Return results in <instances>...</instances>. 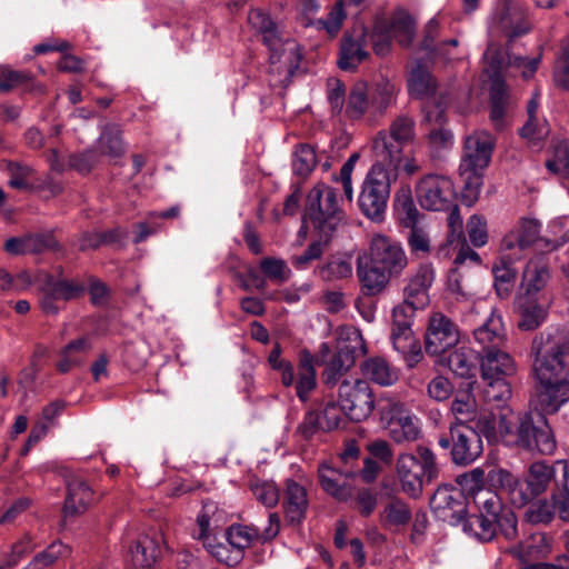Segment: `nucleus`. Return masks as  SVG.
<instances>
[{
	"instance_id": "f257e3e1",
	"label": "nucleus",
	"mask_w": 569,
	"mask_h": 569,
	"mask_svg": "<svg viewBox=\"0 0 569 569\" xmlns=\"http://www.w3.org/2000/svg\"><path fill=\"white\" fill-rule=\"evenodd\" d=\"M407 266L408 257L399 242L385 234L372 236L369 253L357 258L356 271L361 292L367 297L380 295Z\"/></svg>"
},
{
	"instance_id": "f03ea898",
	"label": "nucleus",
	"mask_w": 569,
	"mask_h": 569,
	"mask_svg": "<svg viewBox=\"0 0 569 569\" xmlns=\"http://www.w3.org/2000/svg\"><path fill=\"white\" fill-rule=\"evenodd\" d=\"M375 156L376 161L362 182L358 203L367 218L381 222L390 198L391 183L398 177L400 151L380 138L375 143Z\"/></svg>"
},
{
	"instance_id": "7ed1b4c3",
	"label": "nucleus",
	"mask_w": 569,
	"mask_h": 569,
	"mask_svg": "<svg viewBox=\"0 0 569 569\" xmlns=\"http://www.w3.org/2000/svg\"><path fill=\"white\" fill-rule=\"evenodd\" d=\"M495 138L487 131H475L465 139L459 177L463 184L462 200L467 206H472L479 198L483 171L490 163Z\"/></svg>"
},
{
	"instance_id": "20e7f679",
	"label": "nucleus",
	"mask_w": 569,
	"mask_h": 569,
	"mask_svg": "<svg viewBox=\"0 0 569 569\" xmlns=\"http://www.w3.org/2000/svg\"><path fill=\"white\" fill-rule=\"evenodd\" d=\"M538 382L565 380L569 375V335L565 330L536 337L531 345Z\"/></svg>"
},
{
	"instance_id": "39448f33",
	"label": "nucleus",
	"mask_w": 569,
	"mask_h": 569,
	"mask_svg": "<svg viewBox=\"0 0 569 569\" xmlns=\"http://www.w3.org/2000/svg\"><path fill=\"white\" fill-rule=\"evenodd\" d=\"M489 435L495 431V421L488 417H480L476 425H450L448 432L438 438V445L449 450L450 460L453 465L467 467L473 463L483 451V443L480 433Z\"/></svg>"
},
{
	"instance_id": "423d86ee",
	"label": "nucleus",
	"mask_w": 569,
	"mask_h": 569,
	"mask_svg": "<svg viewBox=\"0 0 569 569\" xmlns=\"http://www.w3.org/2000/svg\"><path fill=\"white\" fill-rule=\"evenodd\" d=\"M396 473L401 490L410 498L421 497L425 486L438 478L439 467L428 447H417V455L401 453L397 458Z\"/></svg>"
},
{
	"instance_id": "0eeeda50",
	"label": "nucleus",
	"mask_w": 569,
	"mask_h": 569,
	"mask_svg": "<svg viewBox=\"0 0 569 569\" xmlns=\"http://www.w3.org/2000/svg\"><path fill=\"white\" fill-rule=\"evenodd\" d=\"M307 216L325 241H331L343 216L337 190L325 183L316 184L308 193Z\"/></svg>"
},
{
	"instance_id": "6e6552de",
	"label": "nucleus",
	"mask_w": 569,
	"mask_h": 569,
	"mask_svg": "<svg viewBox=\"0 0 569 569\" xmlns=\"http://www.w3.org/2000/svg\"><path fill=\"white\" fill-rule=\"evenodd\" d=\"M515 442L527 451L540 455H552L557 448L553 431L540 412H528L520 417Z\"/></svg>"
},
{
	"instance_id": "1a4fd4ad",
	"label": "nucleus",
	"mask_w": 569,
	"mask_h": 569,
	"mask_svg": "<svg viewBox=\"0 0 569 569\" xmlns=\"http://www.w3.org/2000/svg\"><path fill=\"white\" fill-rule=\"evenodd\" d=\"M248 21L261 37L262 43L270 51L269 61L274 64L284 56H295L298 44L283 28L261 9H253L248 14Z\"/></svg>"
},
{
	"instance_id": "9d476101",
	"label": "nucleus",
	"mask_w": 569,
	"mask_h": 569,
	"mask_svg": "<svg viewBox=\"0 0 569 569\" xmlns=\"http://www.w3.org/2000/svg\"><path fill=\"white\" fill-rule=\"evenodd\" d=\"M516 363L509 353L497 348H486L481 351L480 372L481 378L488 383L487 393L490 395L497 388V393H492L496 400H503L510 396V386L506 378L516 373Z\"/></svg>"
},
{
	"instance_id": "9b49d317",
	"label": "nucleus",
	"mask_w": 569,
	"mask_h": 569,
	"mask_svg": "<svg viewBox=\"0 0 569 569\" xmlns=\"http://www.w3.org/2000/svg\"><path fill=\"white\" fill-rule=\"evenodd\" d=\"M569 476V463L566 460H557L549 465L545 461L532 462L522 482V492L526 497L525 506L536 497L542 495L555 483V489Z\"/></svg>"
},
{
	"instance_id": "f8f14e48",
	"label": "nucleus",
	"mask_w": 569,
	"mask_h": 569,
	"mask_svg": "<svg viewBox=\"0 0 569 569\" xmlns=\"http://www.w3.org/2000/svg\"><path fill=\"white\" fill-rule=\"evenodd\" d=\"M339 403L345 416L356 422L367 420L375 409V396L368 381L356 379L353 382L345 380L338 389Z\"/></svg>"
},
{
	"instance_id": "ddd939ff",
	"label": "nucleus",
	"mask_w": 569,
	"mask_h": 569,
	"mask_svg": "<svg viewBox=\"0 0 569 569\" xmlns=\"http://www.w3.org/2000/svg\"><path fill=\"white\" fill-rule=\"evenodd\" d=\"M430 508L436 518L457 526L465 520L468 513V499L462 488L441 485L430 498Z\"/></svg>"
},
{
	"instance_id": "4468645a",
	"label": "nucleus",
	"mask_w": 569,
	"mask_h": 569,
	"mask_svg": "<svg viewBox=\"0 0 569 569\" xmlns=\"http://www.w3.org/2000/svg\"><path fill=\"white\" fill-rule=\"evenodd\" d=\"M227 521V512L211 500L203 502L202 509L197 516L198 530L193 532V537L201 540L203 547L219 560H222V551L226 550V547L221 543H213V541Z\"/></svg>"
},
{
	"instance_id": "2eb2a0df",
	"label": "nucleus",
	"mask_w": 569,
	"mask_h": 569,
	"mask_svg": "<svg viewBox=\"0 0 569 569\" xmlns=\"http://www.w3.org/2000/svg\"><path fill=\"white\" fill-rule=\"evenodd\" d=\"M416 194L421 207L432 211H446L456 200L452 181L440 174L425 176L416 187Z\"/></svg>"
},
{
	"instance_id": "dca6fc26",
	"label": "nucleus",
	"mask_w": 569,
	"mask_h": 569,
	"mask_svg": "<svg viewBox=\"0 0 569 569\" xmlns=\"http://www.w3.org/2000/svg\"><path fill=\"white\" fill-rule=\"evenodd\" d=\"M366 353V347L360 332H353L346 341L339 342L322 372L323 382L333 387L356 363V359Z\"/></svg>"
},
{
	"instance_id": "f3484780",
	"label": "nucleus",
	"mask_w": 569,
	"mask_h": 569,
	"mask_svg": "<svg viewBox=\"0 0 569 569\" xmlns=\"http://www.w3.org/2000/svg\"><path fill=\"white\" fill-rule=\"evenodd\" d=\"M460 340L458 326L446 315L433 312L428 320L425 349L430 356H440L456 347Z\"/></svg>"
},
{
	"instance_id": "a211bd4d",
	"label": "nucleus",
	"mask_w": 569,
	"mask_h": 569,
	"mask_svg": "<svg viewBox=\"0 0 569 569\" xmlns=\"http://www.w3.org/2000/svg\"><path fill=\"white\" fill-rule=\"evenodd\" d=\"M478 512L502 525V535L512 540L517 537V517L496 491L480 490L473 496Z\"/></svg>"
},
{
	"instance_id": "6ab92c4d",
	"label": "nucleus",
	"mask_w": 569,
	"mask_h": 569,
	"mask_svg": "<svg viewBox=\"0 0 569 569\" xmlns=\"http://www.w3.org/2000/svg\"><path fill=\"white\" fill-rule=\"evenodd\" d=\"M540 223L535 219H525L520 224L506 234L501 241V246L506 250L515 248L526 249L535 246L541 251H552L562 246L566 241L551 240L539 236Z\"/></svg>"
},
{
	"instance_id": "aec40b11",
	"label": "nucleus",
	"mask_w": 569,
	"mask_h": 569,
	"mask_svg": "<svg viewBox=\"0 0 569 569\" xmlns=\"http://www.w3.org/2000/svg\"><path fill=\"white\" fill-rule=\"evenodd\" d=\"M368 30L362 23L355 24L340 40L338 66L343 71H355L368 59Z\"/></svg>"
},
{
	"instance_id": "412c9836",
	"label": "nucleus",
	"mask_w": 569,
	"mask_h": 569,
	"mask_svg": "<svg viewBox=\"0 0 569 569\" xmlns=\"http://www.w3.org/2000/svg\"><path fill=\"white\" fill-rule=\"evenodd\" d=\"M357 473L352 468L339 469L327 463H321L318 468L321 488L339 501H347L352 497V487L349 479L355 478Z\"/></svg>"
},
{
	"instance_id": "4be33fe9",
	"label": "nucleus",
	"mask_w": 569,
	"mask_h": 569,
	"mask_svg": "<svg viewBox=\"0 0 569 569\" xmlns=\"http://www.w3.org/2000/svg\"><path fill=\"white\" fill-rule=\"evenodd\" d=\"M499 23L501 30L508 37V48L518 37L528 33L531 29L528 21V9L520 0H505Z\"/></svg>"
},
{
	"instance_id": "5701e85b",
	"label": "nucleus",
	"mask_w": 569,
	"mask_h": 569,
	"mask_svg": "<svg viewBox=\"0 0 569 569\" xmlns=\"http://www.w3.org/2000/svg\"><path fill=\"white\" fill-rule=\"evenodd\" d=\"M569 401V380H549L536 386V408L538 412L553 415Z\"/></svg>"
},
{
	"instance_id": "b1692460",
	"label": "nucleus",
	"mask_w": 569,
	"mask_h": 569,
	"mask_svg": "<svg viewBox=\"0 0 569 569\" xmlns=\"http://www.w3.org/2000/svg\"><path fill=\"white\" fill-rule=\"evenodd\" d=\"M435 280V271L431 264H421L413 274L408 278L403 288V301L410 306L422 309L429 303V289Z\"/></svg>"
},
{
	"instance_id": "393cba45",
	"label": "nucleus",
	"mask_w": 569,
	"mask_h": 569,
	"mask_svg": "<svg viewBox=\"0 0 569 569\" xmlns=\"http://www.w3.org/2000/svg\"><path fill=\"white\" fill-rule=\"evenodd\" d=\"M550 278V269L546 259L543 257L531 258L523 269L520 283L522 293L518 297L538 300V293L546 289Z\"/></svg>"
},
{
	"instance_id": "a878e982",
	"label": "nucleus",
	"mask_w": 569,
	"mask_h": 569,
	"mask_svg": "<svg viewBox=\"0 0 569 569\" xmlns=\"http://www.w3.org/2000/svg\"><path fill=\"white\" fill-rule=\"evenodd\" d=\"M390 339L393 349L403 356L409 368L416 367L423 358L421 346L415 337L412 326H391Z\"/></svg>"
},
{
	"instance_id": "bb28decb",
	"label": "nucleus",
	"mask_w": 569,
	"mask_h": 569,
	"mask_svg": "<svg viewBox=\"0 0 569 569\" xmlns=\"http://www.w3.org/2000/svg\"><path fill=\"white\" fill-rule=\"evenodd\" d=\"M282 508L286 520L291 525L300 523L308 508L307 490L292 479L286 481Z\"/></svg>"
},
{
	"instance_id": "cd10ccee",
	"label": "nucleus",
	"mask_w": 569,
	"mask_h": 569,
	"mask_svg": "<svg viewBox=\"0 0 569 569\" xmlns=\"http://www.w3.org/2000/svg\"><path fill=\"white\" fill-rule=\"evenodd\" d=\"M487 483L489 487L505 492L511 503L518 508L525 506L522 492V482L512 475L509 470L503 468H492L487 473Z\"/></svg>"
},
{
	"instance_id": "c85d7f7f",
	"label": "nucleus",
	"mask_w": 569,
	"mask_h": 569,
	"mask_svg": "<svg viewBox=\"0 0 569 569\" xmlns=\"http://www.w3.org/2000/svg\"><path fill=\"white\" fill-rule=\"evenodd\" d=\"M67 490L63 505L64 518L82 515L93 502L92 489L81 479L69 481Z\"/></svg>"
},
{
	"instance_id": "c756f323",
	"label": "nucleus",
	"mask_w": 569,
	"mask_h": 569,
	"mask_svg": "<svg viewBox=\"0 0 569 569\" xmlns=\"http://www.w3.org/2000/svg\"><path fill=\"white\" fill-rule=\"evenodd\" d=\"M473 337L482 346V350L501 347L506 340V330L501 316L496 310H491L482 322L473 329Z\"/></svg>"
},
{
	"instance_id": "7c9ffc66",
	"label": "nucleus",
	"mask_w": 569,
	"mask_h": 569,
	"mask_svg": "<svg viewBox=\"0 0 569 569\" xmlns=\"http://www.w3.org/2000/svg\"><path fill=\"white\" fill-rule=\"evenodd\" d=\"M480 353L469 347L455 348L447 357L448 369L462 379L476 378L478 365L480 366Z\"/></svg>"
},
{
	"instance_id": "2f4dec72",
	"label": "nucleus",
	"mask_w": 569,
	"mask_h": 569,
	"mask_svg": "<svg viewBox=\"0 0 569 569\" xmlns=\"http://www.w3.org/2000/svg\"><path fill=\"white\" fill-rule=\"evenodd\" d=\"M415 119L409 114L397 116L389 126V136L381 131L376 137L373 144L383 138L387 144H391L400 151V162L402 161V146L415 138ZM375 149V146L372 147Z\"/></svg>"
},
{
	"instance_id": "473e14b6",
	"label": "nucleus",
	"mask_w": 569,
	"mask_h": 569,
	"mask_svg": "<svg viewBox=\"0 0 569 569\" xmlns=\"http://www.w3.org/2000/svg\"><path fill=\"white\" fill-rule=\"evenodd\" d=\"M398 88L388 78L381 77L369 89L370 114L383 116L389 107L395 104Z\"/></svg>"
},
{
	"instance_id": "72a5a7b5",
	"label": "nucleus",
	"mask_w": 569,
	"mask_h": 569,
	"mask_svg": "<svg viewBox=\"0 0 569 569\" xmlns=\"http://www.w3.org/2000/svg\"><path fill=\"white\" fill-rule=\"evenodd\" d=\"M363 377L379 386L388 387L395 385L398 379V370L383 357H371L361 363Z\"/></svg>"
},
{
	"instance_id": "f704fd0d",
	"label": "nucleus",
	"mask_w": 569,
	"mask_h": 569,
	"mask_svg": "<svg viewBox=\"0 0 569 569\" xmlns=\"http://www.w3.org/2000/svg\"><path fill=\"white\" fill-rule=\"evenodd\" d=\"M411 516L409 505L405 500L391 497L385 503L379 520L383 528L399 530L410 522Z\"/></svg>"
},
{
	"instance_id": "c9c22d12",
	"label": "nucleus",
	"mask_w": 569,
	"mask_h": 569,
	"mask_svg": "<svg viewBox=\"0 0 569 569\" xmlns=\"http://www.w3.org/2000/svg\"><path fill=\"white\" fill-rule=\"evenodd\" d=\"M298 379L296 381V393L301 401H307L309 395L317 387V376L313 356L308 350L299 353Z\"/></svg>"
},
{
	"instance_id": "e433bc0d",
	"label": "nucleus",
	"mask_w": 569,
	"mask_h": 569,
	"mask_svg": "<svg viewBox=\"0 0 569 569\" xmlns=\"http://www.w3.org/2000/svg\"><path fill=\"white\" fill-rule=\"evenodd\" d=\"M495 289L500 298H508L515 287L517 269L515 262L508 256H501L492 267Z\"/></svg>"
},
{
	"instance_id": "4c0bfd02",
	"label": "nucleus",
	"mask_w": 569,
	"mask_h": 569,
	"mask_svg": "<svg viewBox=\"0 0 569 569\" xmlns=\"http://www.w3.org/2000/svg\"><path fill=\"white\" fill-rule=\"evenodd\" d=\"M515 306L519 315L518 327L521 330H535L546 318L547 312L537 299L517 297Z\"/></svg>"
},
{
	"instance_id": "58836bf2",
	"label": "nucleus",
	"mask_w": 569,
	"mask_h": 569,
	"mask_svg": "<svg viewBox=\"0 0 569 569\" xmlns=\"http://www.w3.org/2000/svg\"><path fill=\"white\" fill-rule=\"evenodd\" d=\"M21 87L28 91H43L42 86L36 82L32 72L14 70L8 66L0 67V92H9Z\"/></svg>"
},
{
	"instance_id": "ea45409f",
	"label": "nucleus",
	"mask_w": 569,
	"mask_h": 569,
	"mask_svg": "<svg viewBox=\"0 0 569 569\" xmlns=\"http://www.w3.org/2000/svg\"><path fill=\"white\" fill-rule=\"evenodd\" d=\"M343 114L347 119L357 121L370 113L369 89L366 82H357L349 91Z\"/></svg>"
},
{
	"instance_id": "a19ab883",
	"label": "nucleus",
	"mask_w": 569,
	"mask_h": 569,
	"mask_svg": "<svg viewBox=\"0 0 569 569\" xmlns=\"http://www.w3.org/2000/svg\"><path fill=\"white\" fill-rule=\"evenodd\" d=\"M490 120L495 128L501 129L509 106L508 88L503 79H496L490 86Z\"/></svg>"
},
{
	"instance_id": "79ce46f5",
	"label": "nucleus",
	"mask_w": 569,
	"mask_h": 569,
	"mask_svg": "<svg viewBox=\"0 0 569 569\" xmlns=\"http://www.w3.org/2000/svg\"><path fill=\"white\" fill-rule=\"evenodd\" d=\"M437 80L422 64H417L408 78V91L415 98L432 97L437 91Z\"/></svg>"
},
{
	"instance_id": "37998d69",
	"label": "nucleus",
	"mask_w": 569,
	"mask_h": 569,
	"mask_svg": "<svg viewBox=\"0 0 569 569\" xmlns=\"http://www.w3.org/2000/svg\"><path fill=\"white\" fill-rule=\"evenodd\" d=\"M461 523L463 525L465 531L473 535L482 542L491 541L498 532L502 533L501 522H497L479 512L468 518L466 517Z\"/></svg>"
},
{
	"instance_id": "c03bdc74",
	"label": "nucleus",
	"mask_w": 569,
	"mask_h": 569,
	"mask_svg": "<svg viewBox=\"0 0 569 569\" xmlns=\"http://www.w3.org/2000/svg\"><path fill=\"white\" fill-rule=\"evenodd\" d=\"M122 131L118 124H106L97 141L100 156H108L110 158H120L124 153V144L122 141Z\"/></svg>"
},
{
	"instance_id": "a18cd8bd",
	"label": "nucleus",
	"mask_w": 569,
	"mask_h": 569,
	"mask_svg": "<svg viewBox=\"0 0 569 569\" xmlns=\"http://www.w3.org/2000/svg\"><path fill=\"white\" fill-rule=\"evenodd\" d=\"M387 32L395 38L400 46L409 47L415 34V20L406 11H397L390 21L387 20Z\"/></svg>"
},
{
	"instance_id": "49530a36",
	"label": "nucleus",
	"mask_w": 569,
	"mask_h": 569,
	"mask_svg": "<svg viewBox=\"0 0 569 569\" xmlns=\"http://www.w3.org/2000/svg\"><path fill=\"white\" fill-rule=\"evenodd\" d=\"M131 562L137 568H151L159 558L158 545L148 536L139 538L130 547Z\"/></svg>"
},
{
	"instance_id": "de8ad7c7",
	"label": "nucleus",
	"mask_w": 569,
	"mask_h": 569,
	"mask_svg": "<svg viewBox=\"0 0 569 569\" xmlns=\"http://www.w3.org/2000/svg\"><path fill=\"white\" fill-rule=\"evenodd\" d=\"M390 438L397 443L413 442L420 437L418 420L411 412L387 428Z\"/></svg>"
},
{
	"instance_id": "09e8293b",
	"label": "nucleus",
	"mask_w": 569,
	"mask_h": 569,
	"mask_svg": "<svg viewBox=\"0 0 569 569\" xmlns=\"http://www.w3.org/2000/svg\"><path fill=\"white\" fill-rule=\"evenodd\" d=\"M450 410L455 417V422L450 425H469L477 421V402L470 393L456 396Z\"/></svg>"
},
{
	"instance_id": "8fccbe9b",
	"label": "nucleus",
	"mask_w": 569,
	"mask_h": 569,
	"mask_svg": "<svg viewBox=\"0 0 569 569\" xmlns=\"http://www.w3.org/2000/svg\"><path fill=\"white\" fill-rule=\"evenodd\" d=\"M395 208L403 227L410 228L418 224L419 211L409 189H402L396 193Z\"/></svg>"
},
{
	"instance_id": "3c124183",
	"label": "nucleus",
	"mask_w": 569,
	"mask_h": 569,
	"mask_svg": "<svg viewBox=\"0 0 569 569\" xmlns=\"http://www.w3.org/2000/svg\"><path fill=\"white\" fill-rule=\"evenodd\" d=\"M317 276L327 282L342 280L351 277V262L342 258H331L316 270Z\"/></svg>"
},
{
	"instance_id": "603ef678",
	"label": "nucleus",
	"mask_w": 569,
	"mask_h": 569,
	"mask_svg": "<svg viewBox=\"0 0 569 569\" xmlns=\"http://www.w3.org/2000/svg\"><path fill=\"white\" fill-rule=\"evenodd\" d=\"M224 536L232 548L242 551L249 548L254 540H259V530L250 526L232 525L227 529Z\"/></svg>"
},
{
	"instance_id": "864d4df0",
	"label": "nucleus",
	"mask_w": 569,
	"mask_h": 569,
	"mask_svg": "<svg viewBox=\"0 0 569 569\" xmlns=\"http://www.w3.org/2000/svg\"><path fill=\"white\" fill-rule=\"evenodd\" d=\"M317 154L310 144H299L293 152L292 171L295 174L306 178L317 166Z\"/></svg>"
},
{
	"instance_id": "5fc2aeb1",
	"label": "nucleus",
	"mask_w": 569,
	"mask_h": 569,
	"mask_svg": "<svg viewBox=\"0 0 569 569\" xmlns=\"http://www.w3.org/2000/svg\"><path fill=\"white\" fill-rule=\"evenodd\" d=\"M40 308L47 315H58L61 310L59 302H62L61 296L54 283L53 276H47L44 283L40 288Z\"/></svg>"
},
{
	"instance_id": "6e6d98bb",
	"label": "nucleus",
	"mask_w": 569,
	"mask_h": 569,
	"mask_svg": "<svg viewBox=\"0 0 569 569\" xmlns=\"http://www.w3.org/2000/svg\"><path fill=\"white\" fill-rule=\"evenodd\" d=\"M249 488L256 499L267 508L277 506L280 495L274 482L253 479L250 480Z\"/></svg>"
},
{
	"instance_id": "4d7b16f0",
	"label": "nucleus",
	"mask_w": 569,
	"mask_h": 569,
	"mask_svg": "<svg viewBox=\"0 0 569 569\" xmlns=\"http://www.w3.org/2000/svg\"><path fill=\"white\" fill-rule=\"evenodd\" d=\"M68 553L69 549L62 542H52L46 550L38 553L24 569H46Z\"/></svg>"
},
{
	"instance_id": "13d9d810",
	"label": "nucleus",
	"mask_w": 569,
	"mask_h": 569,
	"mask_svg": "<svg viewBox=\"0 0 569 569\" xmlns=\"http://www.w3.org/2000/svg\"><path fill=\"white\" fill-rule=\"evenodd\" d=\"M327 432L318 409H309L297 426L295 435L303 440H311L317 433Z\"/></svg>"
},
{
	"instance_id": "bf43d9fd",
	"label": "nucleus",
	"mask_w": 569,
	"mask_h": 569,
	"mask_svg": "<svg viewBox=\"0 0 569 569\" xmlns=\"http://www.w3.org/2000/svg\"><path fill=\"white\" fill-rule=\"evenodd\" d=\"M268 362L270 367L281 376V382L284 387H291L296 381L295 370L290 361L281 358V346L276 342L269 353Z\"/></svg>"
},
{
	"instance_id": "052dcab7",
	"label": "nucleus",
	"mask_w": 569,
	"mask_h": 569,
	"mask_svg": "<svg viewBox=\"0 0 569 569\" xmlns=\"http://www.w3.org/2000/svg\"><path fill=\"white\" fill-rule=\"evenodd\" d=\"M2 168L9 174V186L13 189L22 190L27 189L29 183L28 179L32 174L33 170L31 167L23 164L18 161L3 160Z\"/></svg>"
},
{
	"instance_id": "680f3d73",
	"label": "nucleus",
	"mask_w": 569,
	"mask_h": 569,
	"mask_svg": "<svg viewBox=\"0 0 569 569\" xmlns=\"http://www.w3.org/2000/svg\"><path fill=\"white\" fill-rule=\"evenodd\" d=\"M378 411L386 429L390 427L392 422L410 413L405 403L393 398L380 400L378 402Z\"/></svg>"
},
{
	"instance_id": "e2e57ef3",
	"label": "nucleus",
	"mask_w": 569,
	"mask_h": 569,
	"mask_svg": "<svg viewBox=\"0 0 569 569\" xmlns=\"http://www.w3.org/2000/svg\"><path fill=\"white\" fill-rule=\"evenodd\" d=\"M318 237L319 239L310 243L302 254L291 258V264L296 269H306L312 261L321 258L325 247H327L330 241H325L320 233H318Z\"/></svg>"
},
{
	"instance_id": "0e129e2a",
	"label": "nucleus",
	"mask_w": 569,
	"mask_h": 569,
	"mask_svg": "<svg viewBox=\"0 0 569 569\" xmlns=\"http://www.w3.org/2000/svg\"><path fill=\"white\" fill-rule=\"evenodd\" d=\"M318 411L321 415L322 423L328 432L338 429L343 422L345 410L339 401H327Z\"/></svg>"
},
{
	"instance_id": "69168bd1",
	"label": "nucleus",
	"mask_w": 569,
	"mask_h": 569,
	"mask_svg": "<svg viewBox=\"0 0 569 569\" xmlns=\"http://www.w3.org/2000/svg\"><path fill=\"white\" fill-rule=\"evenodd\" d=\"M387 31V20L379 19L375 23L372 32L368 37L372 42L373 51L378 56H386L390 50L391 37Z\"/></svg>"
},
{
	"instance_id": "338daca9",
	"label": "nucleus",
	"mask_w": 569,
	"mask_h": 569,
	"mask_svg": "<svg viewBox=\"0 0 569 569\" xmlns=\"http://www.w3.org/2000/svg\"><path fill=\"white\" fill-rule=\"evenodd\" d=\"M546 167L553 173L569 176V146L566 141L555 146L552 158L546 161Z\"/></svg>"
},
{
	"instance_id": "774afa93",
	"label": "nucleus",
	"mask_w": 569,
	"mask_h": 569,
	"mask_svg": "<svg viewBox=\"0 0 569 569\" xmlns=\"http://www.w3.org/2000/svg\"><path fill=\"white\" fill-rule=\"evenodd\" d=\"M555 510L563 521H569V475L566 480H561L557 489L552 491Z\"/></svg>"
}]
</instances>
